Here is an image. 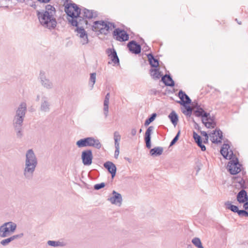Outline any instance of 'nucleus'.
<instances>
[{"label":"nucleus","instance_id":"obj_1","mask_svg":"<svg viewBox=\"0 0 248 248\" xmlns=\"http://www.w3.org/2000/svg\"><path fill=\"white\" fill-rule=\"evenodd\" d=\"M65 12L67 16L71 17L68 19L71 25L78 27V25H87L86 19H92L97 16L96 11L84 8L81 13V9L75 3H67L65 5Z\"/></svg>","mask_w":248,"mask_h":248},{"label":"nucleus","instance_id":"obj_2","mask_svg":"<svg viewBox=\"0 0 248 248\" xmlns=\"http://www.w3.org/2000/svg\"><path fill=\"white\" fill-rule=\"evenodd\" d=\"M56 10L53 6L47 4L45 9L37 11V16L40 25L49 31L54 30L57 25Z\"/></svg>","mask_w":248,"mask_h":248},{"label":"nucleus","instance_id":"obj_3","mask_svg":"<svg viewBox=\"0 0 248 248\" xmlns=\"http://www.w3.org/2000/svg\"><path fill=\"white\" fill-rule=\"evenodd\" d=\"M38 165V159L32 149L27 151L25 154V160L23 174L25 179L32 180L34 173Z\"/></svg>","mask_w":248,"mask_h":248},{"label":"nucleus","instance_id":"obj_4","mask_svg":"<svg viewBox=\"0 0 248 248\" xmlns=\"http://www.w3.org/2000/svg\"><path fill=\"white\" fill-rule=\"evenodd\" d=\"M229 149V145L224 143L220 150V153L225 158L231 160L228 164V170L231 174L234 175L241 171V165L233 152Z\"/></svg>","mask_w":248,"mask_h":248},{"label":"nucleus","instance_id":"obj_5","mask_svg":"<svg viewBox=\"0 0 248 248\" xmlns=\"http://www.w3.org/2000/svg\"><path fill=\"white\" fill-rule=\"evenodd\" d=\"M115 28L114 24L108 22L104 21H96L93 22L92 26V30L94 31H99L101 34H107L109 30H112Z\"/></svg>","mask_w":248,"mask_h":248},{"label":"nucleus","instance_id":"obj_6","mask_svg":"<svg viewBox=\"0 0 248 248\" xmlns=\"http://www.w3.org/2000/svg\"><path fill=\"white\" fill-rule=\"evenodd\" d=\"M76 145L79 148L90 146L97 149H100L102 147L99 140L93 137H87L80 139L77 141Z\"/></svg>","mask_w":248,"mask_h":248},{"label":"nucleus","instance_id":"obj_7","mask_svg":"<svg viewBox=\"0 0 248 248\" xmlns=\"http://www.w3.org/2000/svg\"><path fill=\"white\" fill-rule=\"evenodd\" d=\"M16 224L13 222H5L0 226V237H7L13 234L16 229Z\"/></svg>","mask_w":248,"mask_h":248},{"label":"nucleus","instance_id":"obj_8","mask_svg":"<svg viewBox=\"0 0 248 248\" xmlns=\"http://www.w3.org/2000/svg\"><path fill=\"white\" fill-rule=\"evenodd\" d=\"M24 118L14 116L13 120V126L18 138H21L23 135V124Z\"/></svg>","mask_w":248,"mask_h":248},{"label":"nucleus","instance_id":"obj_9","mask_svg":"<svg viewBox=\"0 0 248 248\" xmlns=\"http://www.w3.org/2000/svg\"><path fill=\"white\" fill-rule=\"evenodd\" d=\"M51 109V103L48 97L45 95L41 96L39 110L43 113H48Z\"/></svg>","mask_w":248,"mask_h":248},{"label":"nucleus","instance_id":"obj_10","mask_svg":"<svg viewBox=\"0 0 248 248\" xmlns=\"http://www.w3.org/2000/svg\"><path fill=\"white\" fill-rule=\"evenodd\" d=\"M113 35L116 40L120 42L126 41L129 39V35L127 32L119 28H117L113 31Z\"/></svg>","mask_w":248,"mask_h":248},{"label":"nucleus","instance_id":"obj_11","mask_svg":"<svg viewBox=\"0 0 248 248\" xmlns=\"http://www.w3.org/2000/svg\"><path fill=\"white\" fill-rule=\"evenodd\" d=\"M93 158V154L91 150H85L82 152L81 159L84 165L89 166L91 165Z\"/></svg>","mask_w":248,"mask_h":248},{"label":"nucleus","instance_id":"obj_12","mask_svg":"<svg viewBox=\"0 0 248 248\" xmlns=\"http://www.w3.org/2000/svg\"><path fill=\"white\" fill-rule=\"evenodd\" d=\"M39 79L41 85L47 89H51L53 87V83L48 78H46L45 73L41 71L39 75Z\"/></svg>","mask_w":248,"mask_h":248},{"label":"nucleus","instance_id":"obj_13","mask_svg":"<svg viewBox=\"0 0 248 248\" xmlns=\"http://www.w3.org/2000/svg\"><path fill=\"white\" fill-rule=\"evenodd\" d=\"M211 140L212 142L218 143L221 142L223 135L222 131L219 129H216L213 131L210 135Z\"/></svg>","mask_w":248,"mask_h":248},{"label":"nucleus","instance_id":"obj_14","mask_svg":"<svg viewBox=\"0 0 248 248\" xmlns=\"http://www.w3.org/2000/svg\"><path fill=\"white\" fill-rule=\"evenodd\" d=\"M127 47L132 53L139 54L141 52V46L135 41L132 40L127 44Z\"/></svg>","mask_w":248,"mask_h":248},{"label":"nucleus","instance_id":"obj_15","mask_svg":"<svg viewBox=\"0 0 248 248\" xmlns=\"http://www.w3.org/2000/svg\"><path fill=\"white\" fill-rule=\"evenodd\" d=\"M27 112V104L25 102H21L16 110L15 116L17 117H25Z\"/></svg>","mask_w":248,"mask_h":248},{"label":"nucleus","instance_id":"obj_16","mask_svg":"<svg viewBox=\"0 0 248 248\" xmlns=\"http://www.w3.org/2000/svg\"><path fill=\"white\" fill-rule=\"evenodd\" d=\"M154 130V127L153 126H150L147 129L144 136V140L146 143V146L148 149H150L151 147V135Z\"/></svg>","mask_w":248,"mask_h":248},{"label":"nucleus","instance_id":"obj_17","mask_svg":"<svg viewBox=\"0 0 248 248\" xmlns=\"http://www.w3.org/2000/svg\"><path fill=\"white\" fill-rule=\"evenodd\" d=\"M178 96L180 99V101H178L180 104L182 106L190 104L191 100L189 96L182 90H180L178 93Z\"/></svg>","mask_w":248,"mask_h":248},{"label":"nucleus","instance_id":"obj_18","mask_svg":"<svg viewBox=\"0 0 248 248\" xmlns=\"http://www.w3.org/2000/svg\"><path fill=\"white\" fill-rule=\"evenodd\" d=\"M104 167L111 174L112 178H113L116 173L117 168L115 165L110 161H107L104 164Z\"/></svg>","mask_w":248,"mask_h":248},{"label":"nucleus","instance_id":"obj_19","mask_svg":"<svg viewBox=\"0 0 248 248\" xmlns=\"http://www.w3.org/2000/svg\"><path fill=\"white\" fill-rule=\"evenodd\" d=\"M109 57L111 61L115 64L119 63V59L116 51L114 49H108L107 51Z\"/></svg>","mask_w":248,"mask_h":248},{"label":"nucleus","instance_id":"obj_20","mask_svg":"<svg viewBox=\"0 0 248 248\" xmlns=\"http://www.w3.org/2000/svg\"><path fill=\"white\" fill-rule=\"evenodd\" d=\"M194 113L196 116L201 117L202 118V123H204V117H206L208 115H209V113L205 112L202 108H198V109L195 110L194 111Z\"/></svg>","mask_w":248,"mask_h":248},{"label":"nucleus","instance_id":"obj_21","mask_svg":"<svg viewBox=\"0 0 248 248\" xmlns=\"http://www.w3.org/2000/svg\"><path fill=\"white\" fill-rule=\"evenodd\" d=\"M161 80L166 86L170 87L174 86V82L170 75H165L162 77Z\"/></svg>","mask_w":248,"mask_h":248},{"label":"nucleus","instance_id":"obj_22","mask_svg":"<svg viewBox=\"0 0 248 248\" xmlns=\"http://www.w3.org/2000/svg\"><path fill=\"white\" fill-rule=\"evenodd\" d=\"M237 202H248V197L246 191L242 189L240 190L237 196Z\"/></svg>","mask_w":248,"mask_h":248},{"label":"nucleus","instance_id":"obj_23","mask_svg":"<svg viewBox=\"0 0 248 248\" xmlns=\"http://www.w3.org/2000/svg\"><path fill=\"white\" fill-rule=\"evenodd\" d=\"M147 57L151 66L153 67L157 68L159 66L158 61L155 59L153 55L150 53L147 55Z\"/></svg>","mask_w":248,"mask_h":248},{"label":"nucleus","instance_id":"obj_24","mask_svg":"<svg viewBox=\"0 0 248 248\" xmlns=\"http://www.w3.org/2000/svg\"><path fill=\"white\" fill-rule=\"evenodd\" d=\"M163 151V148L161 147H155L150 151V154L152 156H159L161 155Z\"/></svg>","mask_w":248,"mask_h":248},{"label":"nucleus","instance_id":"obj_25","mask_svg":"<svg viewBox=\"0 0 248 248\" xmlns=\"http://www.w3.org/2000/svg\"><path fill=\"white\" fill-rule=\"evenodd\" d=\"M108 200L110 202H122V197L120 193L114 190L112 192V196L108 198Z\"/></svg>","mask_w":248,"mask_h":248},{"label":"nucleus","instance_id":"obj_26","mask_svg":"<svg viewBox=\"0 0 248 248\" xmlns=\"http://www.w3.org/2000/svg\"><path fill=\"white\" fill-rule=\"evenodd\" d=\"M169 118H170L171 122L174 125V126H175L177 124L178 121V117L177 114L175 113V111H172L169 114Z\"/></svg>","mask_w":248,"mask_h":248},{"label":"nucleus","instance_id":"obj_27","mask_svg":"<svg viewBox=\"0 0 248 248\" xmlns=\"http://www.w3.org/2000/svg\"><path fill=\"white\" fill-rule=\"evenodd\" d=\"M151 75L153 78L158 79L161 77L160 72L157 69H151L150 70Z\"/></svg>","mask_w":248,"mask_h":248},{"label":"nucleus","instance_id":"obj_28","mask_svg":"<svg viewBox=\"0 0 248 248\" xmlns=\"http://www.w3.org/2000/svg\"><path fill=\"white\" fill-rule=\"evenodd\" d=\"M47 244L48 245L53 247H62L64 245L63 242L52 240L48 241Z\"/></svg>","mask_w":248,"mask_h":248},{"label":"nucleus","instance_id":"obj_29","mask_svg":"<svg viewBox=\"0 0 248 248\" xmlns=\"http://www.w3.org/2000/svg\"><path fill=\"white\" fill-rule=\"evenodd\" d=\"M109 100L105 99L104 101V114L105 115V117H107L108 116V105H109Z\"/></svg>","mask_w":248,"mask_h":248},{"label":"nucleus","instance_id":"obj_30","mask_svg":"<svg viewBox=\"0 0 248 248\" xmlns=\"http://www.w3.org/2000/svg\"><path fill=\"white\" fill-rule=\"evenodd\" d=\"M226 208L231 210L234 213H237L239 211L238 207L236 205H232L229 202H225Z\"/></svg>","mask_w":248,"mask_h":248},{"label":"nucleus","instance_id":"obj_31","mask_svg":"<svg viewBox=\"0 0 248 248\" xmlns=\"http://www.w3.org/2000/svg\"><path fill=\"white\" fill-rule=\"evenodd\" d=\"M156 116V113H153L149 118H147L145 120V122L144 123V125L145 126H147L148 125H149V124L150 123H151L152 122H153L154 121Z\"/></svg>","mask_w":248,"mask_h":248},{"label":"nucleus","instance_id":"obj_32","mask_svg":"<svg viewBox=\"0 0 248 248\" xmlns=\"http://www.w3.org/2000/svg\"><path fill=\"white\" fill-rule=\"evenodd\" d=\"M96 75L95 73H93L90 74L89 84H91V87L92 89L93 87V85L96 81Z\"/></svg>","mask_w":248,"mask_h":248},{"label":"nucleus","instance_id":"obj_33","mask_svg":"<svg viewBox=\"0 0 248 248\" xmlns=\"http://www.w3.org/2000/svg\"><path fill=\"white\" fill-rule=\"evenodd\" d=\"M186 108V110H183V113L186 116H190L192 112V108L191 107L185 105L184 106Z\"/></svg>","mask_w":248,"mask_h":248},{"label":"nucleus","instance_id":"obj_34","mask_svg":"<svg viewBox=\"0 0 248 248\" xmlns=\"http://www.w3.org/2000/svg\"><path fill=\"white\" fill-rule=\"evenodd\" d=\"M77 32L79 34L80 38H84V37L87 35V34L83 29V26H82V28L77 29Z\"/></svg>","mask_w":248,"mask_h":248},{"label":"nucleus","instance_id":"obj_35","mask_svg":"<svg viewBox=\"0 0 248 248\" xmlns=\"http://www.w3.org/2000/svg\"><path fill=\"white\" fill-rule=\"evenodd\" d=\"M192 243L198 248H200L202 246V244L200 238L195 237L192 240Z\"/></svg>","mask_w":248,"mask_h":248},{"label":"nucleus","instance_id":"obj_36","mask_svg":"<svg viewBox=\"0 0 248 248\" xmlns=\"http://www.w3.org/2000/svg\"><path fill=\"white\" fill-rule=\"evenodd\" d=\"M205 126L208 128H215V126H216V124L215 122H210V121H209V122H206V121H204V123H203Z\"/></svg>","mask_w":248,"mask_h":248},{"label":"nucleus","instance_id":"obj_37","mask_svg":"<svg viewBox=\"0 0 248 248\" xmlns=\"http://www.w3.org/2000/svg\"><path fill=\"white\" fill-rule=\"evenodd\" d=\"M12 241L10 237L7 238L2 240L0 242V244L2 246H6L8 245L9 244V243H11Z\"/></svg>","mask_w":248,"mask_h":248},{"label":"nucleus","instance_id":"obj_38","mask_svg":"<svg viewBox=\"0 0 248 248\" xmlns=\"http://www.w3.org/2000/svg\"><path fill=\"white\" fill-rule=\"evenodd\" d=\"M180 134V131H179L178 132V133H177L176 135L174 137V138L173 139V140L170 142V146H172L177 142V141L179 139Z\"/></svg>","mask_w":248,"mask_h":248},{"label":"nucleus","instance_id":"obj_39","mask_svg":"<svg viewBox=\"0 0 248 248\" xmlns=\"http://www.w3.org/2000/svg\"><path fill=\"white\" fill-rule=\"evenodd\" d=\"M237 214L240 217H248V212L244 210H239Z\"/></svg>","mask_w":248,"mask_h":248},{"label":"nucleus","instance_id":"obj_40","mask_svg":"<svg viewBox=\"0 0 248 248\" xmlns=\"http://www.w3.org/2000/svg\"><path fill=\"white\" fill-rule=\"evenodd\" d=\"M23 235H24L23 233H20L18 234L12 235V236H10V238H11L12 241H13L14 240L22 238L23 236Z\"/></svg>","mask_w":248,"mask_h":248},{"label":"nucleus","instance_id":"obj_41","mask_svg":"<svg viewBox=\"0 0 248 248\" xmlns=\"http://www.w3.org/2000/svg\"><path fill=\"white\" fill-rule=\"evenodd\" d=\"M105 185L104 183H101L100 184H96L94 186V188L95 190H99L105 186Z\"/></svg>","mask_w":248,"mask_h":248},{"label":"nucleus","instance_id":"obj_42","mask_svg":"<svg viewBox=\"0 0 248 248\" xmlns=\"http://www.w3.org/2000/svg\"><path fill=\"white\" fill-rule=\"evenodd\" d=\"M193 137L195 141L202 140L201 136L195 131H194L193 133Z\"/></svg>","mask_w":248,"mask_h":248},{"label":"nucleus","instance_id":"obj_43","mask_svg":"<svg viewBox=\"0 0 248 248\" xmlns=\"http://www.w3.org/2000/svg\"><path fill=\"white\" fill-rule=\"evenodd\" d=\"M80 42L82 45L86 44L88 43V36L84 37V38H80Z\"/></svg>","mask_w":248,"mask_h":248},{"label":"nucleus","instance_id":"obj_44","mask_svg":"<svg viewBox=\"0 0 248 248\" xmlns=\"http://www.w3.org/2000/svg\"><path fill=\"white\" fill-rule=\"evenodd\" d=\"M114 140H121V136L117 131H115L114 133Z\"/></svg>","mask_w":248,"mask_h":248},{"label":"nucleus","instance_id":"obj_45","mask_svg":"<svg viewBox=\"0 0 248 248\" xmlns=\"http://www.w3.org/2000/svg\"><path fill=\"white\" fill-rule=\"evenodd\" d=\"M119 149L120 148H115V151L114 152V157L117 158L119 155Z\"/></svg>","mask_w":248,"mask_h":248},{"label":"nucleus","instance_id":"obj_46","mask_svg":"<svg viewBox=\"0 0 248 248\" xmlns=\"http://www.w3.org/2000/svg\"><path fill=\"white\" fill-rule=\"evenodd\" d=\"M204 121H206V122H209V121L214 122V120H213V118L211 117L210 116V115H208L207 117H204Z\"/></svg>","mask_w":248,"mask_h":248},{"label":"nucleus","instance_id":"obj_47","mask_svg":"<svg viewBox=\"0 0 248 248\" xmlns=\"http://www.w3.org/2000/svg\"><path fill=\"white\" fill-rule=\"evenodd\" d=\"M137 129L135 128H133L131 130L130 134L132 136H134L136 135Z\"/></svg>","mask_w":248,"mask_h":248},{"label":"nucleus","instance_id":"obj_48","mask_svg":"<svg viewBox=\"0 0 248 248\" xmlns=\"http://www.w3.org/2000/svg\"><path fill=\"white\" fill-rule=\"evenodd\" d=\"M201 133L203 136L205 137V138H206V141H208V135L207 133L205 131H201Z\"/></svg>","mask_w":248,"mask_h":248},{"label":"nucleus","instance_id":"obj_49","mask_svg":"<svg viewBox=\"0 0 248 248\" xmlns=\"http://www.w3.org/2000/svg\"><path fill=\"white\" fill-rule=\"evenodd\" d=\"M119 141L120 140H114V144L115 148H120Z\"/></svg>","mask_w":248,"mask_h":248},{"label":"nucleus","instance_id":"obj_50","mask_svg":"<svg viewBox=\"0 0 248 248\" xmlns=\"http://www.w3.org/2000/svg\"><path fill=\"white\" fill-rule=\"evenodd\" d=\"M193 107L194 108H196V109H198V108H201V107H200V105H199V104H198L197 103H195V104H193Z\"/></svg>","mask_w":248,"mask_h":248},{"label":"nucleus","instance_id":"obj_51","mask_svg":"<svg viewBox=\"0 0 248 248\" xmlns=\"http://www.w3.org/2000/svg\"><path fill=\"white\" fill-rule=\"evenodd\" d=\"M109 98H110V94L109 93H108L106 96H105V99H107V100H109Z\"/></svg>","mask_w":248,"mask_h":248},{"label":"nucleus","instance_id":"obj_52","mask_svg":"<svg viewBox=\"0 0 248 248\" xmlns=\"http://www.w3.org/2000/svg\"><path fill=\"white\" fill-rule=\"evenodd\" d=\"M200 148H201V150H202V151H205V150H206V147H205V146L203 144H202V145L201 146V147H200Z\"/></svg>","mask_w":248,"mask_h":248},{"label":"nucleus","instance_id":"obj_53","mask_svg":"<svg viewBox=\"0 0 248 248\" xmlns=\"http://www.w3.org/2000/svg\"><path fill=\"white\" fill-rule=\"evenodd\" d=\"M38 1L44 2V3H46L50 1V0H38Z\"/></svg>","mask_w":248,"mask_h":248},{"label":"nucleus","instance_id":"obj_54","mask_svg":"<svg viewBox=\"0 0 248 248\" xmlns=\"http://www.w3.org/2000/svg\"><path fill=\"white\" fill-rule=\"evenodd\" d=\"M111 203L112 204H115L118 205V206H120L122 202H111Z\"/></svg>","mask_w":248,"mask_h":248},{"label":"nucleus","instance_id":"obj_55","mask_svg":"<svg viewBox=\"0 0 248 248\" xmlns=\"http://www.w3.org/2000/svg\"><path fill=\"white\" fill-rule=\"evenodd\" d=\"M40 94H38L36 96V101H38L40 100Z\"/></svg>","mask_w":248,"mask_h":248},{"label":"nucleus","instance_id":"obj_56","mask_svg":"<svg viewBox=\"0 0 248 248\" xmlns=\"http://www.w3.org/2000/svg\"><path fill=\"white\" fill-rule=\"evenodd\" d=\"M195 142L197 144V145H199L200 144H201L202 143V140H199V141H195Z\"/></svg>","mask_w":248,"mask_h":248},{"label":"nucleus","instance_id":"obj_57","mask_svg":"<svg viewBox=\"0 0 248 248\" xmlns=\"http://www.w3.org/2000/svg\"><path fill=\"white\" fill-rule=\"evenodd\" d=\"M208 142V141H206V138H205V139H204V140H203V142H204V143H206V142Z\"/></svg>","mask_w":248,"mask_h":248},{"label":"nucleus","instance_id":"obj_58","mask_svg":"<svg viewBox=\"0 0 248 248\" xmlns=\"http://www.w3.org/2000/svg\"><path fill=\"white\" fill-rule=\"evenodd\" d=\"M152 92H153V93H154V94H155L156 91L155 90H152Z\"/></svg>","mask_w":248,"mask_h":248},{"label":"nucleus","instance_id":"obj_59","mask_svg":"<svg viewBox=\"0 0 248 248\" xmlns=\"http://www.w3.org/2000/svg\"><path fill=\"white\" fill-rule=\"evenodd\" d=\"M236 21H237V23L239 24V25H241V22H239V21H238L237 19H235Z\"/></svg>","mask_w":248,"mask_h":248},{"label":"nucleus","instance_id":"obj_60","mask_svg":"<svg viewBox=\"0 0 248 248\" xmlns=\"http://www.w3.org/2000/svg\"><path fill=\"white\" fill-rule=\"evenodd\" d=\"M202 145V143L201 144L198 145V146L201 147Z\"/></svg>","mask_w":248,"mask_h":248},{"label":"nucleus","instance_id":"obj_61","mask_svg":"<svg viewBox=\"0 0 248 248\" xmlns=\"http://www.w3.org/2000/svg\"><path fill=\"white\" fill-rule=\"evenodd\" d=\"M141 131H142V130H141V129H140V132H141Z\"/></svg>","mask_w":248,"mask_h":248},{"label":"nucleus","instance_id":"obj_62","mask_svg":"<svg viewBox=\"0 0 248 248\" xmlns=\"http://www.w3.org/2000/svg\"><path fill=\"white\" fill-rule=\"evenodd\" d=\"M200 248H203V247H202V246L201 247H200Z\"/></svg>","mask_w":248,"mask_h":248}]
</instances>
